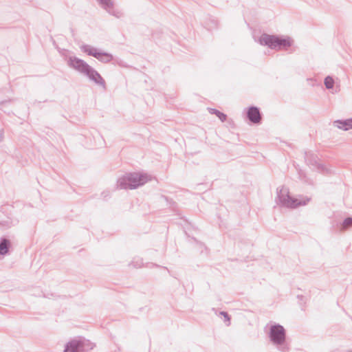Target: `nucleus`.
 Instances as JSON below:
<instances>
[{
    "instance_id": "obj_1",
    "label": "nucleus",
    "mask_w": 352,
    "mask_h": 352,
    "mask_svg": "<svg viewBox=\"0 0 352 352\" xmlns=\"http://www.w3.org/2000/svg\"><path fill=\"white\" fill-rule=\"evenodd\" d=\"M150 179L146 174L140 173H129L122 175L117 180V189H136L145 184Z\"/></svg>"
},
{
    "instance_id": "obj_2",
    "label": "nucleus",
    "mask_w": 352,
    "mask_h": 352,
    "mask_svg": "<svg viewBox=\"0 0 352 352\" xmlns=\"http://www.w3.org/2000/svg\"><path fill=\"white\" fill-rule=\"evenodd\" d=\"M310 200V198L302 196L299 198L292 197L289 189L285 186L277 188L276 203L281 207L296 208L298 206L307 205Z\"/></svg>"
},
{
    "instance_id": "obj_3",
    "label": "nucleus",
    "mask_w": 352,
    "mask_h": 352,
    "mask_svg": "<svg viewBox=\"0 0 352 352\" xmlns=\"http://www.w3.org/2000/svg\"><path fill=\"white\" fill-rule=\"evenodd\" d=\"M271 342L281 352H287L289 350L286 342V331L283 326L279 324L271 325L268 333Z\"/></svg>"
},
{
    "instance_id": "obj_4",
    "label": "nucleus",
    "mask_w": 352,
    "mask_h": 352,
    "mask_svg": "<svg viewBox=\"0 0 352 352\" xmlns=\"http://www.w3.org/2000/svg\"><path fill=\"white\" fill-rule=\"evenodd\" d=\"M261 45L267 46L272 50H287L292 44L289 37L282 38L278 35H271L267 33L261 34L258 39Z\"/></svg>"
},
{
    "instance_id": "obj_5",
    "label": "nucleus",
    "mask_w": 352,
    "mask_h": 352,
    "mask_svg": "<svg viewBox=\"0 0 352 352\" xmlns=\"http://www.w3.org/2000/svg\"><path fill=\"white\" fill-rule=\"evenodd\" d=\"M82 52L89 56H91L103 63H109L113 60V56L111 54L100 51L96 47H92L89 45L83 44L80 47Z\"/></svg>"
},
{
    "instance_id": "obj_6",
    "label": "nucleus",
    "mask_w": 352,
    "mask_h": 352,
    "mask_svg": "<svg viewBox=\"0 0 352 352\" xmlns=\"http://www.w3.org/2000/svg\"><path fill=\"white\" fill-rule=\"evenodd\" d=\"M94 345L89 341L81 340H72L68 342L63 352H91Z\"/></svg>"
},
{
    "instance_id": "obj_7",
    "label": "nucleus",
    "mask_w": 352,
    "mask_h": 352,
    "mask_svg": "<svg viewBox=\"0 0 352 352\" xmlns=\"http://www.w3.org/2000/svg\"><path fill=\"white\" fill-rule=\"evenodd\" d=\"M305 159L307 165L311 167L314 170H316L324 174H328L330 173V170L327 168H326L323 164L319 163V158L316 154L310 151H306L305 153Z\"/></svg>"
},
{
    "instance_id": "obj_8",
    "label": "nucleus",
    "mask_w": 352,
    "mask_h": 352,
    "mask_svg": "<svg viewBox=\"0 0 352 352\" xmlns=\"http://www.w3.org/2000/svg\"><path fill=\"white\" fill-rule=\"evenodd\" d=\"M101 8L110 15L120 19L123 16V12L115 7L113 0H96Z\"/></svg>"
},
{
    "instance_id": "obj_9",
    "label": "nucleus",
    "mask_w": 352,
    "mask_h": 352,
    "mask_svg": "<svg viewBox=\"0 0 352 352\" xmlns=\"http://www.w3.org/2000/svg\"><path fill=\"white\" fill-rule=\"evenodd\" d=\"M67 65L78 71V72L85 75L90 65L84 60L80 59L76 56H69L67 58Z\"/></svg>"
},
{
    "instance_id": "obj_10",
    "label": "nucleus",
    "mask_w": 352,
    "mask_h": 352,
    "mask_svg": "<svg viewBox=\"0 0 352 352\" xmlns=\"http://www.w3.org/2000/svg\"><path fill=\"white\" fill-rule=\"evenodd\" d=\"M247 118L250 122L255 124H259L262 120L260 110L255 106H251L248 109Z\"/></svg>"
},
{
    "instance_id": "obj_11",
    "label": "nucleus",
    "mask_w": 352,
    "mask_h": 352,
    "mask_svg": "<svg viewBox=\"0 0 352 352\" xmlns=\"http://www.w3.org/2000/svg\"><path fill=\"white\" fill-rule=\"evenodd\" d=\"M85 76H87L89 80L94 82L96 85L102 86L105 88L106 83L103 78L101 75L91 66L89 67L87 72L85 74Z\"/></svg>"
},
{
    "instance_id": "obj_12",
    "label": "nucleus",
    "mask_w": 352,
    "mask_h": 352,
    "mask_svg": "<svg viewBox=\"0 0 352 352\" xmlns=\"http://www.w3.org/2000/svg\"><path fill=\"white\" fill-rule=\"evenodd\" d=\"M12 247L11 241L9 239L2 236L0 238V255L5 256L9 254Z\"/></svg>"
},
{
    "instance_id": "obj_13",
    "label": "nucleus",
    "mask_w": 352,
    "mask_h": 352,
    "mask_svg": "<svg viewBox=\"0 0 352 352\" xmlns=\"http://www.w3.org/2000/svg\"><path fill=\"white\" fill-rule=\"evenodd\" d=\"M333 125L338 129L344 131H348L352 129V118L335 120L333 122Z\"/></svg>"
},
{
    "instance_id": "obj_14",
    "label": "nucleus",
    "mask_w": 352,
    "mask_h": 352,
    "mask_svg": "<svg viewBox=\"0 0 352 352\" xmlns=\"http://www.w3.org/2000/svg\"><path fill=\"white\" fill-rule=\"evenodd\" d=\"M208 111L211 114L216 115L221 122H225L227 119V116L219 111V110L213 108H208Z\"/></svg>"
},
{
    "instance_id": "obj_15",
    "label": "nucleus",
    "mask_w": 352,
    "mask_h": 352,
    "mask_svg": "<svg viewBox=\"0 0 352 352\" xmlns=\"http://www.w3.org/2000/svg\"><path fill=\"white\" fill-rule=\"evenodd\" d=\"M129 265L132 266L134 268H140L144 265L143 260L142 258L138 256L134 257Z\"/></svg>"
},
{
    "instance_id": "obj_16",
    "label": "nucleus",
    "mask_w": 352,
    "mask_h": 352,
    "mask_svg": "<svg viewBox=\"0 0 352 352\" xmlns=\"http://www.w3.org/2000/svg\"><path fill=\"white\" fill-rule=\"evenodd\" d=\"M350 227H352V217H349L343 220L341 224L340 230H345Z\"/></svg>"
},
{
    "instance_id": "obj_17",
    "label": "nucleus",
    "mask_w": 352,
    "mask_h": 352,
    "mask_svg": "<svg viewBox=\"0 0 352 352\" xmlns=\"http://www.w3.org/2000/svg\"><path fill=\"white\" fill-rule=\"evenodd\" d=\"M324 83L327 89H331L334 86V80L331 76H328L324 78Z\"/></svg>"
},
{
    "instance_id": "obj_18",
    "label": "nucleus",
    "mask_w": 352,
    "mask_h": 352,
    "mask_svg": "<svg viewBox=\"0 0 352 352\" xmlns=\"http://www.w3.org/2000/svg\"><path fill=\"white\" fill-rule=\"evenodd\" d=\"M219 314L223 316L224 322H226V325L229 326L230 324V316L226 311H220Z\"/></svg>"
},
{
    "instance_id": "obj_19",
    "label": "nucleus",
    "mask_w": 352,
    "mask_h": 352,
    "mask_svg": "<svg viewBox=\"0 0 352 352\" xmlns=\"http://www.w3.org/2000/svg\"><path fill=\"white\" fill-rule=\"evenodd\" d=\"M101 195H102V196L104 197V199H106L107 197L109 196V192H102Z\"/></svg>"
},
{
    "instance_id": "obj_20",
    "label": "nucleus",
    "mask_w": 352,
    "mask_h": 352,
    "mask_svg": "<svg viewBox=\"0 0 352 352\" xmlns=\"http://www.w3.org/2000/svg\"><path fill=\"white\" fill-rule=\"evenodd\" d=\"M6 102H7V101H6V100H5V101H2V102H1L0 104H1V105H2V104H4V103H6Z\"/></svg>"
},
{
    "instance_id": "obj_21",
    "label": "nucleus",
    "mask_w": 352,
    "mask_h": 352,
    "mask_svg": "<svg viewBox=\"0 0 352 352\" xmlns=\"http://www.w3.org/2000/svg\"><path fill=\"white\" fill-rule=\"evenodd\" d=\"M151 265H152V266H156V267H159V265H155V264H154V263H151Z\"/></svg>"
},
{
    "instance_id": "obj_22",
    "label": "nucleus",
    "mask_w": 352,
    "mask_h": 352,
    "mask_svg": "<svg viewBox=\"0 0 352 352\" xmlns=\"http://www.w3.org/2000/svg\"><path fill=\"white\" fill-rule=\"evenodd\" d=\"M0 132H1V135L3 133V130H1Z\"/></svg>"
},
{
    "instance_id": "obj_23",
    "label": "nucleus",
    "mask_w": 352,
    "mask_h": 352,
    "mask_svg": "<svg viewBox=\"0 0 352 352\" xmlns=\"http://www.w3.org/2000/svg\"><path fill=\"white\" fill-rule=\"evenodd\" d=\"M349 352H352L351 351H349Z\"/></svg>"
}]
</instances>
